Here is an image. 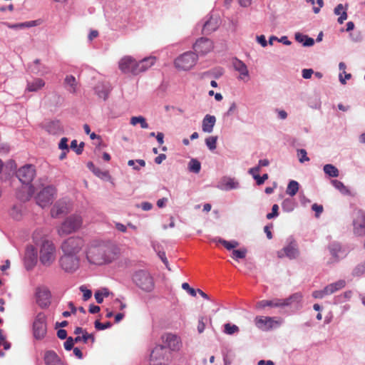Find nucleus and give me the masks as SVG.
I'll use <instances>...</instances> for the list:
<instances>
[{
    "mask_svg": "<svg viewBox=\"0 0 365 365\" xmlns=\"http://www.w3.org/2000/svg\"><path fill=\"white\" fill-rule=\"evenodd\" d=\"M118 247L108 242H92L86 250V257L88 262L96 265L108 264L117 259Z\"/></svg>",
    "mask_w": 365,
    "mask_h": 365,
    "instance_id": "f257e3e1",
    "label": "nucleus"
},
{
    "mask_svg": "<svg viewBox=\"0 0 365 365\" xmlns=\"http://www.w3.org/2000/svg\"><path fill=\"white\" fill-rule=\"evenodd\" d=\"M36 175V170L32 165H26L19 169L16 173L17 178L26 186H23L21 190L16 194L17 197L21 201L29 200L34 193L33 185H29L34 180Z\"/></svg>",
    "mask_w": 365,
    "mask_h": 365,
    "instance_id": "f03ea898",
    "label": "nucleus"
},
{
    "mask_svg": "<svg viewBox=\"0 0 365 365\" xmlns=\"http://www.w3.org/2000/svg\"><path fill=\"white\" fill-rule=\"evenodd\" d=\"M85 245L83 237L73 236L64 240L60 248L63 254L79 256L78 254L83 250Z\"/></svg>",
    "mask_w": 365,
    "mask_h": 365,
    "instance_id": "7ed1b4c3",
    "label": "nucleus"
},
{
    "mask_svg": "<svg viewBox=\"0 0 365 365\" xmlns=\"http://www.w3.org/2000/svg\"><path fill=\"white\" fill-rule=\"evenodd\" d=\"M56 259V249L54 244L44 240L39 247V260L45 267H50Z\"/></svg>",
    "mask_w": 365,
    "mask_h": 365,
    "instance_id": "20e7f679",
    "label": "nucleus"
},
{
    "mask_svg": "<svg viewBox=\"0 0 365 365\" xmlns=\"http://www.w3.org/2000/svg\"><path fill=\"white\" fill-rule=\"evenodd\" d=\"M83 224V219L79 215H71L66 217L61 225L57 228L58 234L60 236L67 235L77 232L81 229Z\"/></svg>",
    "mask_w": 365,
    "mask_h": 365,
    "instance_id": "39448f33",
    "label": "nucleus"
},
{
    "mask_svg": "<svg viewBox=\"0 0 365 365\" xmlns=\"http://www.w3.org/2000/svg\"><path fill=\"white\" fill-rule=\"evenodd\" d=\"M56 197V189L53 185L43 187L36 195L35 199L38 205L41 207H48Z\"/></svg>",
    "mask_w": 365,
    "mask_h": 365,
    "instance_id": "423d86ee",
    "label": "nucleus"
},
{
    "mask_svg": "<svg viewBox=\"0 0 365 365\" xmlns=\"http://www.w3.org/2000/svg\"><path fill=\"white\" fill-rule=\"evenodd\" d=\"M33 334L36 339L41 340L47 334V317L43 312L38 313L33 322Z\"/></svg>",
    "mask_w": 365,
    "mask_h": 365,
    "instance_id": "0eeeda50",
    "label": "nucleus"
},
{
    "mask_svg": "<svg viewBox=\"0 0 365 365\" xmlns=\"http://www.w3.org/2000/svg\"><path fill=\"white\" fill-rule=\"evenodd\" d=\"M302 296L299 294H294L287 299H274L272 300H261L256 304L257 309H264L266 307H284L292 304L293 300L301 299Z\"/></svg>",
    "mask_w": 365,
    "mask_h": 365,
    "instance_id": "6e6552de",
    "label": "nucleus"
},
{
    "mask_svg": "<svg viewBox=\"0 0 365 365\" xmlns=\"http://www.w3.org/2000/svg\"><path fill=\"white\" fill-rule=\"evenodd\" d=\"M133 281L141 289L150 292L154 288V282L150 274L145 271L140 270L133 276Z\"/></svg>",
    "mask_w": 365,
    "mask_h": 365,
    "instance_id": "1a4fd4ad",
    "label": "nucleus"
},
{
    "mask_svg": "<svg viewBox=\"0 0 365 365\" xmlns=\"http://www.w3.org/2000/svg\"><path fill=\"white\" fill-rule=\"evenodd\" d=\"M197 61V56L193 52H185L178 56L174 62L175 66L181 71L191 69Z\"/></svg>",
    "mask_w": 365,
    "mask_h": 365,
    "instance_id": "9d476101",
    "label": "nucleus"
},
{
    "mask_svg": "<svg viewBox=\"0 0 365 365\" xmlns=\"http://www.w3.org/2000/svg\"><path fill=\"white\" fill-rule=\"evenodd\" d=\"M255 326L264 331H269L278 327L282 324V319L279 317L257 316L254 319Z\"/></svg>",
    "mask_w": 365,
    "mask_h": 365,
    "instance_id": "9b49d317",
    "label": "nucleus"
},
{
    "mask_svg": "<svg viewBox=\"0 0 365 365\" xmlns=\"http://www.w3.org/2000/svg\"><path fill=\"white\" fill-rule=\"evenodd\" d=\"M61 267L66 272H74L80 267V257L63 254L59 259Z\"/></svg>",
    "mask_w": 365,
    "mask_h": 365,
    "instance_id": "f8f14e48",
    "label": "nucleus"
},
{
    "mask_svg": "<svg viewBox=\"0 0 365 365\" xmlns=\"http://www.w3.org/2000/svg\"><path fill=\"white\" fill-rule=\"evenodd\" d=\"M119 68L125 73H132L138 75L140 73L139 61L131 56H125L119 61Z\"/></svg>",
    "mask_w": 365,
    "mask_h": 365,
    "instance_id": "ddd939ff",
    "label": "nucleus"
},
{
    "mask_svg": "<svg viewBox=\"0 0 365 365\" xmlns=\"http://www.w3.org/2000/svg\"><path fill=\"white\" fill-rule=\"evenodd\" d=\"M213 43L212 41L207 38H200L193 46V48L195 51V53L197 55H205L212 51L213 49Z\"/></svg>",
    "mask_w": 365,
    "mask_h": 365,
    "instance_id": "4468645a",
    "label": "nucleus"
},
{
    "mask_svg": "<svg viewBox=\"0 0 365 365\" xmlns=\"http://www.w3.org/2000/svg\"><path fill=\"white\" fill-rule=\"evenodd\" d=\"M36 303L41 307L46 308L51 304V293L48 288L39 287L36 289Z\"/></svg>",
    "mask_w": 365,
    "mask_h": 365,
    "instance_id": "2eb2a0df",
    "label": "nucleus"
},
{
    "mask_svg": "<svg viewBox=\"0 0 365 365\" xmlns=\"http://www.w3.org/2000/svg\"><path fill=\"white\" fill-rule=\"evenodd\" d=\"M71 210V205L66 199L58 200L51 210V215L53 217H58L61 215L68 213Z\"/></svg>",
    "mask_w": 365,
    "mask_h": 365,
    "instance_id": "dca6fc26",
    "label": "nucleus"
},
{
    "mask_svg": "<svg viewBox=\"0 0 365 365\" xmlns=\"http://www.w3.org/2000/svg\"><path fill=\"white\" fill-rule=\"evenodd\" d=\"M37 262V251L36 248L33 245H29L26 247L25 256H24V263L26 269L33 268Z\"/></svg>",
    "mask_w": 365,
    "mask_h": 365,
    "instance_id": "f3484780",
    "label": "nucleus"
},
{
    "mask_svg": "<svg viewBox=\"0 0 365 365\" xmlns=\"http://www.w3.org/2000/svg\"><path fill=\"white\" fill-rule=\"evenodd\" d=\"M354 232L355 235L362 236L365 235V213L359 212L353 221Z\"/></svg>",
    "mask_w": 365,
    "mask_h": 365,
    "instance_id": "a211bd4d",
    "label": "nucleus"
},
{
    "mask_svg": "<svg viewBox=\"0 0 365 365\" xmlns=\"http://www.w3.org/2000/svg\"><path fill=\"white\" fill-rule=\"evenodd\" d=\"M43 361L46 365H66V363L52 350L44 353Z\"/></svg>",
    "mask_w": 365,
    "mask_h": 365,
    "instance_id": "6ab92c4d",
    "label": "nucleus"
},
{
    "mask_svg": "<svg viewBox=\"0 0 365 365\" xmlns=\"http://www.w3.org/2000/svg\"><path fill=\"white\" fill-rule=\"evenodd\" d=\"M298 254L299 252L296 245L294 244H289L277 252V255L279 258H282L285 255L290 259H294L298 256Z\"/></svg>",
    "mask_w": 365,
    "mask_h": 365,
    "instance_id": "aec40b11",
    "label": "nucleus"
},
{
    "mask_svg": "<svg viewBox=\"0 0 365 365\" xmlns=\"http://www.w3.org/2000/svg\"><path fill=\"white\" fill-rule=\"evenodd\" d=\"M165 345L171 350L176 351L180 349V342L179 338L172 334H168L164 337Z\"/></svg>",
    "mask_w": 365,
    "mask_h": 365,
    "instance_id": "412c9836",
    "label": "nucleus"
},
{
    "mask_svg": "<svg viewBox=\"0 0 365 365\" xmlns=\"http://www.w3.org/2000/svg\"><path fill=\"white\" fill-rule=\"evenodd\" d=\"M233 67L240 73V79L244 80L245 77H249V71L247 66L242 61L235 58L232 61Z\"/></svg>",
    "mask_w": 365,
    "mask_h": 365,
    "instance_id": "4be33fe9",
    "label": "nucleus"
},
{
    "mask_svg": "<svg viewBox=\"0 0 365 365\" xmlns=\"http://www.w3.org/2000/svg\"><path fill=\"white\" fill-rule=\"evenodd\" d=\"M46 130L48 133L52 135H58L63 133V127L59 120H53L49 122L46 125Z\"/></svg>",
    "mask_w": 365,
    "mask_h": 365,
    "instance_id": "5701e85b",
    "label": "nucleus"
},
{
    "mask_svg": "<svg viewBox=\"0 0 365 365\" xmlns=\"http://www.w3.org/2000/svg\"><path fill=\"white\" fill-rule=\"evenodd\" d=\"M216 118L214 115H206L202 120V129L205 133H211L215 124Z\"/></svg>",
    "mask_w": 365,
    "mask_h": 365,
    "instance_id": "b1692460",
    "label": "nucleus"
},
{
    "mask_svg": "<svg viewBox=\"0 0 365 365\" xmlns=\"http://www.w3.org/2000/svg\"><path fill=\"white\" fill-rule=\"evenodd\" d=\"M111 87L109 84H98L96 87V93L98 96L99 98H103L104 101H106L108 95L110 92Z\"/></svg>",
    "mask_w": 365,
    "mask_h": 365,
    "instance_id": "393cba45",
    "label": "nucleus"
},
{
    "mask_svg": "<svg viewBox=\"0 0 365 365\" xmlns=\"http://www.w3.org/2000/svg\"><path fill=\"white\" fill-rule=\"evenodd\" d=\"M2 24L4 25H5L6 26H7L8 28L13 29H21L30 28V27H33V26H36L38 25V21H30L19 23V24H10L8 22H3Z\"/></svg>",
    "mask_w": 365,
    "mask_h": 365,
    "instance_id": "a878e982",
    "label": "nucleus"
},
{
    "mask_svg": "<svg viewBox=\"0 0 365 365\" xmlns=\"http://www.w3.org/2000/svg\"><path fill=\"white\" fill-rule=\"evenodd\" d=\"M45 86V81L42 78H35L28 82L26 90L29 92H36Z\"/></svg>",
    "mask_w": 365,
    "mask_h": 365,
    "instance_id": "bb28decb",
    "label": "nucleus"
},
{
    "mask_svg": "<svg viewBox=\"0 0 365 365\" xmlns=\"http://www.w3.org/2000/svg\"><path fill=\"white\" fill-rule=\"evenodd\" d=\"M345 285L346 282L343 279H340L325 287V292H327V293H328L329 295L345 287Z\"/></svg>",
    "mask_w": 365,
    "mask_h": 365,
    "instance_id": "cd10ccee",
    "label": "nucleus"
},
{
    "mask_svg": "<svg viewBox=\"0 0 365 365\" xmlns=\"http://www.w3.org/2000/svg\"><path fill=\"white\" fill-rule=\"evenodd\" d=\"M64 85L70 93H76L77 83L74 76L71 75L66 76L64 79Z\"/></svg>",
    "mask_w": 365,
    "mask_h": 365,
    "instance_id": "c85d7f7f",
    "label": "nucleus"
},
{
    "mask_svg": "<svg viewBox=\"0 0 365 365\" xmlns=\"http://www.w3.org/2000/svg\"><path fill=\"white\" fill-rule=\"evenodd\" d=\"M295 39L299 43H302L304 46H312L314 43V41L312 38L308 37L307 36L303 35L300 33L295 34Z\"/></svg>",
    "mask_w": 365,
    "mask_h": 365,
    "instance_id": "c756f323",
    "label": "nucleus"
},
{
    "mask_svg": "<svg viewBox=\"0 0 365 365\" xmlns=\"http://www.w3.org/2000/svg\"><path fill=\"white\" fill-rule=\"evenodd\" d=\"M155 62V57H147L141 61H139V65H140V73L146 71L150 67H151Z\"/></svg>",
    "mask_w": 365,
    "mask_h": 365,
    "instance_id": "7c9ffc66",
    "label": "nucleus"
},
{
    "mask_svg": "<svg viewBox=\"0 0 365 365\" xmlns=\"http://www.w3.org/2000/svg\"><path fill=\"white\" fill-rule=\"evenodd\" d=\"M299 187V185L297 181L291 180L287 185L286 193L292 197L294 196L297 193Z\"/></svg>",
    "mask_w": 365,
    "mask_h": 365,
    "instance_id": "2f4dec72",
    "label": "nucleus"
},
{
    "mask_svg": "<svg viewBox=\"0 0 365 365\" xmlns=\"http://www.w3.org/2000/svg\"><path fill=\"white\" fill-rule=\"evenodd\" d=\"M332 185L344 195H349L350 190L344 185V183L338 180H332L331 181Z\"/></svg>",
    "mask_w": 365,
    "mask_h": 365,
    "instance_id": "473e14b6",
    "label": "nucleus"
},
{
    "mask_svg": "<svg viewBox=\"0 0 365 365\" xmlns=\"http://www.w3.org/2000/svg\"><path fill=\"white\" fill-rule=\"evenodd\" d=\"M130 124L132 125H136L138 123L140 124V127L142 128L146 129L148 128V124L146 122L145 118L143 116L139 115V116H133L130 118Z\"/></svg>",
    "mask_w": 365,
    "mask_h": 365,
    "instance_id": "72a5a7b5",
    "label": "nucleus"
},
{
    "mask_svg": "<svg viewBox=\"0 0 365 365\" xmlns=\"http://www.w3.org/2000/svg\"><path fill=\"white\" fill-rule=\"evenodd\" d=\"M324 173L330 177L336 178L339 175V170L331 164H327L324 166Z\"/></svg>",
    "mask_w": 365,
    "mask_h": 365,
    "instance_id": "f704fd0d",
    "label": "nucleus"
},
{
    "mask_svg": "<svg viewBox=\"0 0 365 365\" xmlns=\"http://www.w3.org/2000/svg\"><path fill=\"white\" fill-rule=\"evenodd\" d=\"M89 340L93 343L95 341V337L93 334H88L87 331H85L81 336H77L75 338L76 343L83 341V343L86 344Z\"/></svg>",
    "mask_w": 365,
    "mask_h": 365,
    "instance_id": "c9c22d12",
    "label": "nucleus"
},
{
    "mask_svg": "<svg viewBox=\"0 0 365 365\" xmlns=\"http://www.w3.org/2000/svg\"><path fill=\"white\" fill-rule=\"evenodd\" d=\"M214 241L221 243L228 250L234 249L239 245L238 242L236 241H230H230H227V240L221 239V238H215L214 240Z\"/></svg>",
    "mask_w": 365,
    "mask_h": 365,
    "instance_id": "e433bc0d",
    "label": "nucleus"
},
{
    "mask_svg": "<svg viewBox=\"0 0 365 365\" xmlns=\"http://www.w3.org/2000/svg\"><path fill=\"white\" fill-rule=\"evenodd\" d=\"M214 21H215V20L212 18L210 19H209L208 21H207L203 26V29H202L203 32L210 33V32L215 31L217 26V22H214Z\"/></svg>",
    "mask_w": 365,
    "mask_h": 365,
    "instance_id": "4c0bfd02",
    "label": "nucleus"
},
{
    "mask_svg": "<svg viewBox=\"0 0 365 365\" xmlns=\"http://www.w3.org/2000/svg\"><path fill=\"white\" fill-rule=\"evenodd\" d=\"M109 291L108 290V289H103L101 290H99V291H97L96 293H95V299L96 300V302L98 303V304H101L103 302V297H107L109 296Z\"/></svg>",
    "mask_w": 365,
    "mask_h": 365,
    "instance_id": "58836bf2",
    "label": "nucleus"
},
{
    "mask_svg": "<svg viewBox=\"0 0 365 365\" xmlns=\"http://www.w3.org/2000/svg\"><path fill=\"white\" fill-rule=\"evenodd\" d=\"M189 170L195 173H198L201 168L200 163L196 159H192L189 163Z\"/></svg>",
    "mask_w": 365,
    "mask_h": 365,
    "instance_id": "ea45409f",
    "label": "nucleus"
},
{
    "mask_svg": "<svg viewBox=\"0 0 365 365\" xmlns=\"http://www.w3.org/2000/svg\"><path fill=\"white\" fill-rule=\"evenodd\" d=\"M247 250L245 249L234 250L232 252V257L234 259L238 260L239 259H243L245 257Z\"/></svg>",
    "mask_w": 365,
    "mask_h": 365,
    "instance_id": "a19ab883",
    "label": "nucleus"
},
{
    "mask_svg": "<svg viewBox=\"0 0 365 365\" xmlns=\"http://www.w3.org/2000/svg\"><path fill=\"white\" fill-rule=\"evenodd\" d=\"M224 327V331L227 334L231 335L239 331V327L235 324H230L227 323L225 324Z\"/></svg>",
    "mask_w": 365,
    "mask_h": 365,
    "instance_id": "79ce46f5",
    "label": "nucleus"
},
{
    "mask_svg": "<svg viewBox=\"0 0 365 365\" xmlns=\"http://www.w3.org/2000/svg\"><path fill=\"white\" fill-rule=\"evenodd\" d=\"M365 273V262L358 264L353 270V275L359 277Z\"/></svg>",
    "mask_w": 365,
    "mask_h": 365,
    "instance_id": "37998d69",
    "label": "nucleus"
},
{
    "mask_svg": "<svg viewBox=\"0 0 365 365\" xmlns=\"http://www.w3.org/2000/svg\"><path fill=\"white\" fill-rule=\"evenodd\" d=\"M217 136H211L205 140V143L207 146L210 150H214L216 148V144H217Z\"/></svg>",
    "mask_w": 365,
    "mask_h": 365,
    "instance_id": "c03bdc74",
    "label": "nucleus"
},
{
    "mask_svg": "<svg viewBox=\"0 0 365 365\" xmlns=\"http://www.w3.org/2000/svg\"><path fill=\"white\" fill-rule=\"evenodd\" d=\"M95 328L97 330H104L106 329L110 328L112 326V324L110 322H107L106 323H101L98 320L95 322Z\"/></svg>",
    "mask_w": 365,
    "mask_h": 365,
    "instance_id": "a18cd8bd",
    "label": "nucleus"
},
{
    "mask_svg": "<svg viewBox=\"0 0 365 365\" xmlns=\"http://www.w3.org/2000/svg\"><path fill=\"white\" fill-rule=\"evenodd\" d=\"M307 151L304 149H299L297 150V155L299 156V160L300 163L309 161V158L307 157Z\"/></svg>",
    "mask_w": 365,
    "mask_h": 365,
    "instance_id": "49530a36",
    "label": "nucleus"
},
{
    "mask_svg": "<svg viewBox=\"0 0 365 365\" xmlns=\"http://www.w3.org/2000/svg\"><path fill=\"white\" fill-rule=\"evenodd\" d=\"M207 319L205 317H200L198 319L197 331L200 334L202 333L205 329V322Z\"/></svg>",
    "mask_w": 365,
    "mask_h": 365,
    "instance_id": "de8ad7c7",
    "label": "nucleus"
},
{
    "mask_svg": "<svg viewBox=\"0 0 365 365\" xmlns=\"http://www.w3.org/2000/svg\"><path fill=\"white\" fill-rule=\"evenodd\" d=\"M278 210H279V206L277 204L273 205L272 208V212L268 213L267 215V216H266L268 220H271L274 217H277L279 215Z\"/></svg>",
    "mask_w": 365,
    "mask_h": 365,
    "instance_id": "09e8293b",
    "label": "nucleus"
},
{
    "mask_svg": "<svg viewBox=\"0 0 365 365\" xmlns=\"http://www.w3.org/2000/svg\"><path fill=\"white\" fill-rule=\"evenodd\" d=\"M11 215L15 220H19L21 217V210L19 208L18 206L13 207V208L11 211Z\"/></svg>",
    "mask_w": 365,
    "mask_h": 365,
    "instance_id": "8fccbe9b",
    "label": "nucleus"
},
{
    "mask_svg": "<svg viewBox=\"0 0 365 365\" xmlns=\"http://www.w3.org/2000/svg\"><path fill=\"white\" fill-rule=\"evenodd\" d=\"M75 342V339H73L72 337L67 338L66 341L64 342V348L66 350L70 351L73 349Z\"/></svg>",
    "mask_w": 365,
    "mask_h": 365,
    "instance_id": "3c124183",
    "label": "nucleus"
},
{
    "mask_svg": "<svg viewBox=\"0 0 365 365\" xmlns=\"http://www.w3.org/2000/svg\"><path fill=\"white\" fill-rule=\"evenodd\" d=\"M182 288L183 289L186 290L191 296H192V297L196 296L197 291L195 289L190 287L188 283H187V282L182 283Z\"/></svg>",
    "mask_w": 365,
    "mask_h": 365,
    "instance_id": "603ef678",
    "label": "nucleus"
},
{
    "mask_svg": "<svg viewBox=\"0 0 365 365\" xmlns=\"http://www.w3.org/2000/svg\"><path fill=\"white\" fill-rule=\"evenodd\" d=\"M327 295H329V294L325 292V287L322 290H317L312 293L313 297L316 299H322Z\"/></svg>",
    "mask_w": 365,
    "mask_h": 365,
    "instance_id": "864d4df0",
    "label": "nucleus"
},
{
    "mask_svg": "<svg viewBox=\"0 0 365 365\" xmlns=\"http://www.w3.org/2000/svg\"><path fill=\"white\" fill-rule=\"evenodd\" d=\"M58 148L63 150H66L68 152V138H62L58 144Z\"/></svg>",
    "mask_w": 365,
    "mask_h": 365,
    "instance_id": "5fc2aeb1",
    "label": "nucleus"
},
{
    "mask_svg": "<svg viewBox=\"0 0 365 365\" xmlns=\"http://www.w3.org/2000/svg\"><path fill=\"white\" fill-rule=\"evenodd\" d=\"M347 6L348 5L346 4L344 10L341 12V14L339 15V17L337 19V21L339 24H342L344 22V21L346 20L347 19Z\"/></svg>",
    "mask_w": 365,
    "mask_h": 365,
    "instance_id": "6e6d98bb",
    "label": "nucleus"
},
{
    "mask_svg": "<svg viewBox=\"0 0 365 365\" xmlns=\"http://www.w3.org/2000/svg\"><path fill=\"white\" fill-rule=\"evenodd\" d=\"M260 168L259 166H256L254 168H252L249 170L248 173L252 175V176L254 178L255 180H256V178H257L259 175Z\"/></svg>",
    "mask_w": 365,
    "mask_h": 365,
    "instance_id": "4d7b16f0",
    "label": "nucleus"
},
{
    "mask_svg": "<svg viewBox=\"0 0 365 365\" xmlns=\"http://www.w3.org/2000/svg\"><path fill=\"white\" fill-rule=\"evenodd\" d=\"M312 209L316 212L317 217H319V215L323 212V206L317 205V203L312 205Z\"/></svg>",
    "mask_w": 365,
    "mask_h": 365,
    "instance_id": "13d9d810",
    "label": "nucleus"
},
{
    "mask_svg": "<svg viewBox=\"0 0 365 365\" xmlns=\"http://www.w3.org/2000/svg\"><path fill=\"white\" fill-rule=\"evenodd\" d=\"M314 73V71L312 69H303L302 70V77L305 79H309L312 77V74Z\"/></svg>",
    "mask_w": 365,
    "mask_h": 365,
    "instance_id": "bf43d9fd",
    "label": "nucleus"
},
{
    "mask_svg": "<svg viewBox=\"0 0 365 365\" xmlns=\"http://www.w3.org/2000/svg\"><path fill=\"white\" fill-rule=\"evenodd\" d=\"M269 178L268 174L265 173L262 176L259 175L256 178V182L258 185H262L266 180Z\"/></svg>",
    "mask_w": 365,
    "mask_h": 365,
    "instance_id": "052dcab7",
    "label": "nucleus"
},
{
    "mask_svg": "<svg viewBox=\"0 0 365 365\" xmlns=\"http://www.w3.org/2000/svg\"><path fill=\"white\" fill-rule=\"evenodd\" d=\"M81 291L83 292V299L84 301H86L91 297L92 292L91 290L81 288Z\"/></svg>",
    "mask_w": 365,
    "mask_h": 365,
    "instance_id": "680f3d73",
    "label": "nucleus"
},
{
    "mask_svg": "<svg viewBox=\"0 0 365 365\" xmlns=\"http://www.w3.org/2000/svg\"><path fill=\"white\" fill-rule=\"evenodd\" d=\"M272 227V224L270 225H266L264 227V231L266 233L267 237V238L269 240H271L272 238V232H271V228Z\"/></svg>",
    "mask_w": 365,
    "mask_h": 365,
    "instance_id": "e2e57ef3",
    "label": "nucleus"
},
{
    "mask_svg": "<svg viewBox=\"0 0 365 365\" xmlns=\"http://www.w3.org/2000/svg\"><path fill=\"white\" fill-rule=\"evenodd\" d=\"M344 9V6L341 4H339L335 7L334 13L335 15L339 16Z\"/></svg>",
    "mask_w": 365,
    "mask_h": 365,
    "instance_id": "0e129e2a",
    "label": "nucleus"
},
{
    "mask_svg": "<svg viewBox=\"0 0 365 365\" xmlns=\"http://www.w3.org/2000/svg\"><path fill=\"white\" fill-rule=\"evenodd\" d=\"M115 227L120 232H125L127 231V227L122 223L115 222Z\"/></svg>",
    "mask_w": 365,
    "mask_h": 365,
    "instance_id": "69168bd1",
    "label": "nucleus"
},
{
    "mask_svg": "<svg viewBox=\"0 0 365 365\" xmlns=\"http://www.w3.org/2000/svg\"><path fill=\"white\" fill-rule=\"evenodd\" d=\"M57 336L61 339H65L67 337V331L65 329H59L57 331Z\"/></svg>",
    "mask_w": 365,
    "mask_h": 365,
    "instance_id": "338daca9",
    "label": "nucleus"
},
{
    "mask_svg": "<svg viewBox=\"0 0 365 365\" xmlns=\"http://www.w3.org/2000/svg\"><path fill=\"white\" fill-rule=\"evenodd\" d=\"M340 250V246L338 245H333L332 247H330V252H331V254L334 256V257H336V254L337 252Z\"/></svg>",
    "mask_w": 365,
    "mask_h": 365,
    "instance_id": "774afa93",
    "label": "nucleus"
}]
</instances>
